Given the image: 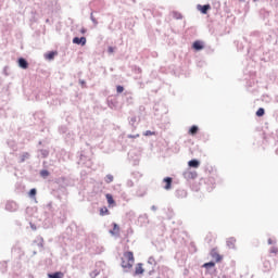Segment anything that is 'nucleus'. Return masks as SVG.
Segmentation results:
<instances>
[{
	"instance_id": "1",
	"label": "nucleus",
	"mask_w": 278,
	"mask_h": 278,
	"mask_svg": "<svg viewBox=\"0 0 278 278\" xmlns=\"http://www.w3.org/2000/svg\"><path fill=\"white\" fill-rule=\"evenodd\" d=\"M136 262V258L134 257V252H124L122 256V263L121 266L125 270H131L134 268V264Z\"/></svg>"
},
{
	"instance_id": "2",
	"label": "nucleus",
	"mask_w": 278,
	"mask_h": 278,
	"mask_svg": "<svg viewBox=\"0 0 278 278\" xmlns=\"http://www.w3.org/2000/svg\"><path fill=\"white\" fill-rule=\"evenodd\" d=\"M211 257H213V260H215V262H223V256L218 254L217 249H213L211 251Z\"/></svg>"
},
{
	"instance_id": "3",
	"label": "nucleus",
	"mask_w": 278,
	"mask_h": 278,
	"mask_svg": "<svg viewBox=\"0 0 278 278\" xmlns=\"http://www.w3.org/2000/svg\"><path fill=\"white\" fill-rule=\"evenodd\" d=\"M18 67L27 70V68H29V63H27V60L21 58V59H18Z\"/></svg>"
},
{
	"instance_id": "4",
	"label": "nucleus",
	"mask_w": 278,
	"mask_h": 278,
	"mask_svg": "<svg viewBox=\"0 0 278 278\" xmlns=\"http://www.w3.org/2000/svg\"><path fill=\"white\" fill-rule=\"evenodd\" d=\"M110 233L112 236H118V233H121V227L118 226V224L113 223V229L110 230Z\"/></svg>"
},
{
	"instance_id": "5",
	"label": "nucleus",
	"mask_w": 278,
	"mask_h": 278,
	"mask_svg": "<svg viewBox=\"0 0 278 278\" xmlns=\"http://www.w3.org/2000/svg\"><path fill=\"white\" fill-rule=\"evenodd\" d=\"M236 242H237L236 238L230 237L227 239L226 244H227L228 249H236Z\"/></svg>"
},
{
	"instance_id": "6",
	"label": "nucleus",
	"mask_w": 278,
	"mask_h": 278,
	"mask_svg": "<svg viewBox=\"0 0 278 278\" xmlns=\"http://www.w3.org/2000/svg\"><path fill=\"white\" fill-rule=\"evenodd\" d=\"M198 10H200L202 14H207L208 10H212V7L210 4H205V5L199 4Z\"/></svg>"
},
{
	"instance_id": "7",
	"label": "nucleus",
	"mask_w": 278,
	"mask_h": 278,
	"mask_svg": "<svg viewBox=\"0 0 278 278\" xmlns=\"http://www.w3.org/2000/svg\"><path fill=\"white\" fill-rule=\"evenodd\" d=\"M73 42L74 45H81L84 47V45H86V37H75Z\"/></svg>"
},
{
	"instance_id": "8",
	"label": "nucleus",
	"mask_w": 278,
	"mask_h": 278,
	"mask_svg": "<svg viewBox=\"0 0 278 278\" xmlns=\"http://www.w3.org/2000/svg\"><path fill=\"white\" fill-rule=\"evenodd\" d=\"M144 273V268L142 267V263H138L135 267V275H142Z\"/></svg>"
},
{
	"instance_id": "9",
	"label": "nucleus",
	"mask_w": 278,
	"mask_h": 278,
	"mask_svg": "<svg viewBox=\"0 0 278 278\" xmlns=\"http://www.w3.org/2000/svg\"><path fill=\"white\" fill-rule=\"evenodd\" d=\"M48 278H64V273L55 271L54 274H48Z\"/></svg>"
},
{
	"instance_id": "10",
	"label": "nucleus",
	"mask_w": 278,
	"mask_h": 278,
	"mask_svg": "<svg viewBox=\"0 0 278 278\" xmlns=\"http://www.w3.org/2000/svg\"><path fill=\"white\" fill-rule=\"evenodd\" d=\"M200 164L201 163L197 160H191L188 162V166H190L191 168H199Z\"/></svg>"
},
{
	"instance_id": "11",
	"label": "nucleus",
	"mask_w": 278,
	"mask_h": 278,
	"mask_svg": "<svg viewBox=\"0 0 278 278\" xmlns=\"http://www.w3.org/2000/svg\"><path fill=\"white\" fill-rule=\"evenodd\" d=\"M105 199H106L109 205H116V202L114 201V197H112V194L106 193Z\"/></svg>"
},
{
	"instance_id": "12",
	"label": "nucleus",
	"mask_w": 278,
	"mask_h": 278,
	"mask_svg": "<svg viewBox=\"0 0 278 278\" xmlns=\"http://www.w3.org/2000/svg\"><path fill=\"white\" fill-rule=\"evenodd\" d=\"M164 181H165V190H170V186H172V184H173V178H170V177H167V178H165L164 179Z\"/></svg>"
},
{
	"instance_id": "13",
	"label": "nucleus",
	"mask_w": 278,
	"mask_h": 278,
	"mask_svg": "<svg viewBox=\"0 0 278 278\" xmlns=\"http://www.w3.org/2000/svg\"><path fill=\"white\" fill-rule=\"evenodd\" d=\"M193 49H195V51H201V49H203V42L194 41L193 42Z\"/></svg>"
},
{
	"instance_id": "14",
	"label": "nucleus",
	"mask_w": 278,
	"mask_h": 278,
	"mask_svg": "<svg viewBox=\"0 0 278 278\" xmlns=\"http://www.w3.org/2000/svg\"><path fill=\"white\" fill-rule=\"evenodd\" d=\"M199 131V127L198 126H192L190 129H189V134L191 136H195V134H198Z\"/></svg>"
},
{
	"instance_id": "15",
	"label": "nucleus",
	"mask_w": 278,
	"mask_h": 278,
	"mask_svg": "<svg viewBox=\"0 0 278 278\" xmlns=\"http://www.w3.org/2000/svg\"><path fill=\"white\" fill-rule=\"evenodd\" d=\"M108 214H110V210H108V207H102L100 208V216H108Z\"/></svg>"
},
{
	"instance_id": "16",
	"label": "nucleus",
	"mask_w": 278,
	"mask_h": 278,
	"mask_svg": "<svg viewBox=\"0 0 278 278\" xmlns=\"http://www.w3.org/2000/svg\"><path fill=\"white\" fill-rule=\"evenodd\" d=\"M214 266H216V263L214 262H208V263H205L203 265V268H214Z\"/></svg>"
},
{
	"instance_id": "17",
	"label": "nucleus",
	"mask_w": 278,
	"mask_h": 278,
	"mask_svg": "<svg viewBox=\"0 0 278 278\" xmlns=\"http://www.w3.org/2000/svg\"><path fill=\"white\" fill-rule=\"evenodd\" d=\"M105 181L106 184H112V181H114V176H112V174L106 175Z\"/></svg>"
},
{
	"instance_id": "18",
	"label": "nucleus",
	"mask_w": 278,
	"mask_h": 278,
	"mask_svg": "<svg viewBox=\"0 0 278 278\" xmlns=\"http://www.w3.org/2000/svg\"><path fill=\"white\" fill-rule=\"evenodd\" d=\"M53 58H55V52H49L46 54V60H53Z\"/></svg>"
},
{
	"instance_id": "19",
	"label": "nucleus",
	"mask_w": 278,
	"mask_h": 278,
	"mask_svg": "<svg viewBox=\"0 0 278 278\" xmlns=\"http://www.w3.org/2000/svg\"><path fill=\"white\" fill-rule=\"evenodd\" d=\"M265 114V111L264 109L260 108L257 111H256V116H264Z\"/></svg>"
},
{
	"instance_id": "20",
	"label": "nucleus",
	"mask_w": 278,
	"mask_h": 278,
	"mask_svg": "<svg viewBox=\"0 0 278 278\" xmlns=\"http://www.w3.org/2000/svg\"><path fill=\"white\" fill-rule=\"evenodd\" d=\"M26 160H29V153H27V152H25V153L22 155L21 162H25Z\"/></svg>"
},
{
	"instance_id": "21",
	"label": "nucleus",
	"mask_w": 278,
	"mask_h": 278,
	"mask_svg": "<svg viewBox=\"0 0 278 278\" xmlns=\"http://www.w3.org/2000/svg\"><path fill=\"white\" fill-rule=\"evenodd\" d=\"M40 175H41V177H49V170L42 169V170L40 172Z\"/></svg>"
},
{
	"instance_id": "22",
	"label": "nucleus",
	"mask_w": 278,
	"mask_h": 278,
	"mask_svg": "<svg viewBox=\"0 0 278 278\" xmlns=\"http://www.w3.org/2000/svg\"><path fill=\"white\" fill-rule=\"evenodd\" d=\"M143 136H155V131L147 130Z\"/></svg>"
},
{
	"instance_id": "23",
	"label": "nucleus",
	"mask_w": 278,
	"mask_h": 278,
	"mask_svg": "<svg viewBox=\"0 0 278 278\" xmlns=\"http://www.w3.org/2000/svg\"><path fill=\"white\" fill-rule=\"evenodd\" d=\"M116 90L121 94V92H124L125 88L123 86H117Z\"/></svg>"
},
{
	"instance_id": "24",
	"label": "nucleus",
	"mask_w": 278,
	"mask_h": 278,
	"mask_svg": "<svg viewBox=\"0 0 278 278\" xmlns=\"http://www.w3.org/2000/svg\"><path fill=\"white\" fill-rule=\"evenodd\" d=\"M29 195H30V197H36V189H31V190L29 191Z\"/></svg>"
},
{
	"instance_id": "25",
	"label": "nucleus",
	"mask_w": 278,
	"mask_h": 278,
	"mask_svg": "<svg viewBox=\"0 0 278 278\" xmlns=\"http://www.w3.org/2000/svg\"><path fill=\"white\" fill-rule=\"evenodd\" d=\"M128 138H140V135H128Z\"/></svg>"
},
{
	"instance_id": "26",
	"label": "nucleus",
	"mask_w": 278,
	"mask_h": 278,
	"mask_svg": "<svg viewBox=\"0 0 278 278\" xmlns=\"http://www.w3.org/2000/svg\"><path fill=\"white\" fill-rule=\"evenodd\" d=\"M265 268H270V263L269 262H265Z\"/></svg>"
},
{
	"instance_id": "27",
	"label": "nucleus",
	"mask_w": 278,
	"mask_h": 278,
	"mask_svg": "<svg viewBox=\"0 0 278 278\" xmlns=\"http://www.w3.org/2000/svg\"><path fill=\"white\" fill-rule=\"evenodd\" d=\"M109 52H110V53H114V48L110 47V48H109Z\"/></svg>"
},
{
	"instance_id": "28",
	"label": "nucleus",
	"mask_w": 278,
	"mask_h": 278,
	"mask_svg": "<svg viewBox=\"0 0 278 278\" xmlns=\"http://www.w3.org/2000/svg\"><path fill=\"white\" fill-rule=\"evenodd\" d=\"M268 244H275V241H273V239H268Z\"/></svg>"
}]
</instances>
